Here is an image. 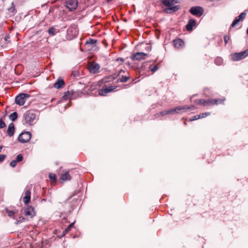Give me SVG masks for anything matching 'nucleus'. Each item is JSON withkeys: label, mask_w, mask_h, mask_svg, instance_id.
Wrapping results in <instances>:
<instances>
[{"label": "nucleus", "mask_w": 248, "mask_h": 248, "mask_svg": "<svg viewBox=\"0 0 248 248\" xmlns=\"http://www.w3.org/2000/svg\"><path fill=\"white\" fill-rule=\"evenodd\" d=\"M49 178L51 181V183L55 182L56 181V175L54 173H49Z\"/></svg>", "instance_id": "nucleus-29"}, {"label": "nucleus", "mask_w": 248, "mask_h": 248, "mask_svg": "<svg viewBox=\"0 0 248 248\" xmlns=\"http://www.w3.org/2000/svg\"><path fill=\"white\" fill-rule=\"evenodd\" d=\"M160 1L166 7L164 11L166 14H172L180 8L179 5H176L179 2V0H160Z\"/></svg>", "instance_id": "nucleus-1"}, {"label": "nucleus", "mask_w": 248, "mask_h": 248, "mask_svg": "<svg viewBox=\"0 0 248 248\" xmlns=\"http://www.w3.org/2000/svg\"><path fill=\"white\" fill-rule=\"evenodd\" d=\"M68 34L75 37L78 33V31L75 26H71L67 30Z\"/></svg>", "instance_id": "nucleus-14"}, {"label": "nucleus", "mask_w": 248, "mask_h": 248, "mask_svg": "<svg viewBox=\"0 0 248 248\" xmlns=\"http://www.w3.org/2000/svg\"><path fill=\"white\" fill-rule=\"evenodd\" d=\"M56 29L54 28H50L48 29V32L50 35L53 36L55 34Z\"/></svg>", "instance_id": "nucleus-28"}, {"label": "nucleus", "mask_w": 248, "mask_h": 248, "mask_svg": "<svg viewBox=\"0 0 248 248\" xmlns=\"http://www.w3.org/2000/svg\"><path fill=\"white\" fill-rule=\"evenodd\" d=\"M149 68L153 73H154L157 71L159 68L157 65H150Z\"/></svg>", "instance_id": "nucleus-24"}, {"label": "nucleus", "mask_w": 248, "mask_h": 248, "mask_svg": "<svg viewBox=\"0 0 248 248\" xmlns=\"http://www.w3.org/2000/svg\"><path fill=\"white\" fill-rule=\"evenodd\" d=\"M186 108L184 106L177 107L173 108H170L168 110H165L155 114V117L157 118L160 116H164L167 114H174L175 113H181L185 112Z\"/></svg>", "instance_id": "nucleus-3"}, {"label": "nucleus", "mask_w": 248, "mask_h": 248, "mask_svg": "<svg viewBox=\"0 0 248 248\" xmlns=\"http://www.w3.org/2000/svg\"><path fill=\"white\" fill-rule=\"evenodd\" d=\"M30 96V95L27 93H20L16 97L15 102L19 106H22Z\"/></svg>", "instance_id": "nucleus-6"}, {"label": "nucleus", "mask_w": 248, "mask_h": 248, "mask_svg": "<svg viewBox=\"0 0 248 248\" xmlns=\"http://www.w3.org/2000/svg\"><path fill=\"white\" fill-rule=\"evenodd\" d=\"M173 43L174 47L177 49H181L185 45L184 41L180 38L174 40Z\"/></svg>", "instance_id": "nucleus-13"}, {"label": "nucleus", "mask_w": 248, "mask_h": 248, "mask_svg": "<svg viewBox=\"0 0 248 248\" xmlns=\"http://www.w3.org/2000/svg\"><path fill=\"white\" fill-rule=\"evenodd\" d=\"M189 12L193 15L200 17L203 13V9L200 6H194L189 10Z\"/></svg>", "instance_id": "nucleus-8"}, {"label": "nucleus", "mask_w": 248, "mask_h": 248, "mask_svg": "<svg viewBox=\"0 0 248 248\" xmlns=\"http://www.w3.org/2000/svg\"><path fill=\"white\" fill-rule=\"evenodd\" d=\"M5 126V124L2 119H0V129H1Z\"/></svg>", "instance_id": "nucleus-35"}, {"label": "nucleus", "mask_w": 248, "mask_h": 248, "mask_svg": "<svg viewBox=\"0 0 248 248\" xmlns=\"http://www.w3.org/2000/svg\"><path fill=\"white\" fill-rule=\"evenodd\" d=\"M2 149V147L0 146V152L1 151Z\"/></svg>", "instance_id": "nucleus-43"}, {"label": "nucleus", "mask_w": 248, "mask_h": 248, "mask_svg": "<svg viewBox=\"0 0 248 248\" xmlns=\"http://www.w3.org/2000/svg\"><path fill=\"white\" fill-rule=\"evenodd\" d=\"M31 138V134L30 132L21 133L18 136V140L22 143H25L29 141Z\"/></svg>", "instance_id": "nucleus-9"}, {"label": "nucleus", "mask_w": 248, "mask_h": 248, "mask_svg": "<svg viewBox=\"0 0 248 248\" xmlns=\"http://www.w3.org/2000/svg\"><path fill=\"white\" fill-rule=\"evenodd\" d=\"M225 98H223L222 99H199L195 100L194 102L198 105H202L204 106H212L214 105H217L218 104L223 103L225 101Z\"/></svg>", "instance_id": "nucleus-2"}, {"label": "nucleus", "mask_w": 248, "mask_h": 248, "mask_svg": "<svg viewBox=\"0 0 248 248\" xmlns=\"http://www.w3.org/2000/svg\"><path fill=\"white\" fill-rule=\"evenodd\" d=\"M16 161L17 162L21 161L23 160V156L21 154H19L17 155L16 158Z\"/></svg>", "instance_id": "nucleus-31"}, {"label": "nucleus", "mask_w": 248, "mask_h": 248, "mask_svg": "<svg viewBox=\"0 0 248 248\" xmlns=\"http://www.w3.org/2000/svg\"><path fill=\"white\" fill-rule=\"evenodd\" d=\"M215 63L217 65H220L223 63V59L221 57H217L215 60Z\"/></svg>", "instance_id": "nucleus-25"}, {"label": "nucleus", "mask_w": 248, "mask_h": 248, "mask_svg": "<svg viewBox=\"0 0 248 248\" xmlns=\"http://www.w3.org/2000/svg\"><path fill=\"white\" fill-rule=\"evenodd\" d=\"M224 40L225 44H227V43L230 40V37L229 35H225L224 36Z\"/></svg>", "instance_id": "nucleus-36"}, {"label": "nucleus", "mask_w": 248, "mask_h": 248, "mask_svg": "<svg viewBox=\"0 0 248 248\" xmlns=\"http://www.w3.org/2000/svg\"><path fill=\"white\" fill-rule=\"evenodd\" d=\"M210 114V112H205V113H202L201 114H199V116H200V118H204V117L209 115Z\"/></svg>", "instance_id": "nucleus-33"}, {"label": "nucleus", "mask_w": 248, "mask_h": 248, "mask_svg": "<svg viewBox=\"0 0 248 248\" xmlns=\"http://www.w3.org/2000/svg\"><path fill=\"white\" fill-rule=\"evenodd\" d=\"M74 91L73 90H71L70 91H68L67 92L66 94L64 95V97H66V98H68V97H71L70 95H73V93H74Z\"/></svg>", "instance_id": "nucleus-32"}, {"label": "nucleus", "mask_w": 248, "mask_h": 248, "mask_svg": "<svg viewBox=\"0 0 248 248\" xmlns=\"http://www.w3.org/2000/svg\"><path fill=\"white\" fill-rule=\"evenodd\" d=\"M200 119V116L199 115H196L195 116H192L191 118H189V121H193L194 120H196Z\"/></svg>", "instance_id": "nucleus-34"}, {"label": "nucleus", "mask_w": 248, "mask_h": 248, "mask_svg": "<svg viewBox=\"0 0 248 248\" xmlns=\"http://www.w3.org/2000/svg\"><path fill=\"white\" fill-rule=\"evenodd\" d=\"M6 157L5 155H0V162H2Z\"/></svg>", "instance_id": "nucleus-39"}, {"label": "nucleus", "mask_w": 248, "mask_h": 248, "mask_svg": "<svg viewBox=\"0 0 248 248\" xmlns=\"http://www.w3.org/2000/svg\"><path fill=\"white\" fill-rule=\"evenodd\" d=\"M247 35H248V29L247 30Z\"/></svg>", "instance_id": "nucleus-44"}, {"label": "nucleus", "mask_w": 248, "mask_h": 248, "mask_svg": "<svg viewBox=\"0 0 248 248\" xmlns=\"http://www.w3.org/2000/svg\"><path fill=\"white\" fill-rule=\"evenodd\" d=\"M25 215L27 217L32 218L35 216V212L34 208L31 206L27 207L25 211Z\"/></svg>", "instance_id": "nucleus-11"}, {"label": "nucleus", "mask_w": 248, "mask_h": 248, "mask_svg": "<svg viewBox=\"0 0 248 248\" xmlns=\"http://www.w3.org/2000/svg\"><path fill=\"white\" fill-rule=\"evenodd\" d=\"M71 230V227H70L69 226L68 227H67L65 230V232L66 233L68 232L70 230Z\"/></svg>", "instance_id": "nucleus-40"}, {"label": "nucleus", "mask_w": 248, "mask_h": 248, "mask_svg": "<svg viewBox=\"0 0 248 248\" xmlns=\"http://www.w3.org/2000/svg\"><path fill=\"white\" fill-rule=\"evenodd\" d=\"M122 72H124V71H123V70H121V71L120 73H121Z\"/></svg>", "instance_id": "nucleus-47"}, {"label": "nucleus", "mask_w": 248, "mask_h": 248, "mask_svg": "<svg viewBox=\"0 0 248 248\" xmlns=\"http://www.w3.org/2000/svg\"><path fill=\"white\" fill-rule=\"evenodd\" d=\"M15 132V125L13 123L9 124L8 129L7 130V134L9 137L13 136Z\"/></svg>", "instance_id": "nucleus-18"}, {"label": "nucleus", "mask_w": 248, "mask_h": 248, "mask_svg": "<svg viewBox=\"0 0 248 248\" xmlns=\"http://www.w3.org/2000/svg\"><path fill=\"white\" fill-rule=\"evenodd\" d=\"M114 89L115 88H113L112 87H108L105 88H103L99 91V93L100 95L105 96L108 93L113 91Z\"/></svg>", "instance_id": "nucleus-15"}, {"label": "nucleus", "mask_w": 248, "mask_h": 248, "mask_svg": "<svg viewBox=\"0 0 248 248\" xmlns=\"http://www.w3.org/2000/svg\"><path fill=\"white\" fill-rule=\"evenodd\" d=\"M8 11L12 13L13 14H15L16 13V8L14 2L11 3V6L8 9Z\"/></svg>", "instance_id": "nucleus-26"}, {"label": "nucleus", "mask_w": 248, "mask_h": 248, "mask_svg": "<svg viewBox=\"0 0 248 248\" xmlns=\"http://www.w3.org/2000/svg\"><path fill=\"white\" fill-rule=\"evenodd\" d=\"M18 114L16 112H13L9 115V118L12 121H15L16 120Z\"/></svg>", "instance_id": "nucleus-23"}, {"label": "nucleus", "mask_w": 248, "mask_h": 248, "mask_svg": "<svg viewBox=\"0 0 248 248\" xmlns=\"http://www.w3.org/2000/svg\"><path fill=\"white\" fill-rule=\"evenodd\" d=\"M195 25L196 22L194 19H191L189 20L186 26L187 31H191L193 29V27L195 26Z\"/></svg>", "instance_id": "nucleus-21"}, {"label": "nucleus", "mask_w": 248, "mask_h": 248, "mask_svg": "<svg viewBox=\"0 0 248 248\" xmlns=\"http://www.w3.org/2000/svg\"><path fill=\"white\" fill-rule=\"evenodd\" d=\"M65 84L63 79L59 78L57 81L54 84L53 86L56 89H60L62 88Z\"/></svg>", "instance_id": "nucleus-19"}, {"label": "nucleus", "mask_w": 248, "mask_h": 248, "mask_svg": "<svg viewBox=\"0 0 248 248\" xmlns=\"http://www.w3.org/2000/svg\"><path fill=\"white\" fill-rule=\"evenodd\" d=\"M17 162L16 161V160H14L13 161H12L10 163V165L12 167H15L16 166V164H17Z\"/></svg>", "instance_id": "nucleus-37"}, {"label": "nucleus", "mask_w": 248, "mask_h": 248, "mask_svg": "<svg viewBox=\"0 0 248 248\" xmlns=\"http://www.w3.org/2000/svg\"><path fill=\"white\" fill-rule=\"evenodd\" d=\"M35 119V115L34 113L30 111H27L24 114L22 122L24 124L32 125L34 124Z\"/></svg>", "instance_id": "nucleus-4"}, {"label": "nucleus", "mask_w": 248, "mask_h": 248, "mask_svg": "<svg viewBox=\"0 0 248 248\" xmlns=\"http://www.w3.org/2000/svg\"><path fill=\"white\" fill-rule=\"evenodd\" d=\"M78 3L77 0H67L65 2V5L70 11H73L77 8Z\"/></svg>", "instance_id": "nucleus-7"}, {"label": "nucleus", "mask_w": 248, "mask_h": 248, "mask_svg": "<svg viewBox=\"0 0 248 248\" xmlns=\"http://www.w3.org/2000/svg\"><path fill=\"white\" fill-rule=\"evenodd\" d=\"M6 212L9 217L15 218V215L17 212L16 210H10L9 209L6 208Z\"/></svg>", "instance_id": "nucleus-22"}, {"label": "nucleus", "mask_w": 248, "mask_h": 248, "mask_svg": "<svg viewBox=\"0 0 248 248\" xmlns=\"http://www.w3.org/2000/svg\"><path fill=\"white\" fill-rule=\"evenodd\" d=\"M25 220V218L22 217H19V220H17V224L20 223V222H22V221H23V220Z\"/></svg>", "instance_id": "nucleus-38"}, {"label": "nucleus", "mask_w": 248, "mask_h": 248, "mask_svg": "<svg viewBox=\"0 0 248 248\" xmlns=\"http://www.w3.org/2000/svg\"><path fill=\"white\" fill-rule=\"evenodd\" d=\"M60 179L63 181L70 180L71 179V176L69 173V171H64V172L61 174Z\"/></svg>", "instance_id": "nucleus-20"}, {"label": "nucleus", "mask_w": 248, "mask_h": 248, "mask_svg": "<svg viewBox=\"0 0 248 248\" xmlns=\"http://www.w3.org/2000/svg\"><path fill=\"white\" fill-rule=\"evenodd\" d=\"M117 61H121V62H124V59L123 58H118L117 59Z\"/></svg>", "instance_id": "nucleus-41"}, {"label": "nucleus", "mask_w": 248, "mask_h": 248, "mask_svg": "<svg viewBox=\"0 0 248 248\" xmlns=\"http://www.w3.org/2000/svg\"><path fill=\"white\" fill-rule=\"evenodd\" d=\"M186 109H187V110H188V109H189V108L187 107V108H186Z\"/></svg>", "instance_id": "nucleus-46"}, {"label": "nucleus", "mask_w": 248, "mask_h": 248, "mask_svg": "<svg viewBox=\"0 0 248 248\" xmlns=\"http://www.w3.org/2000/svg\"><path fill=\"white\" fill-rule=\"evenodd\" d=\"M69 226L70 227H71H71H73L74 226V223H72L70 224L69 225Z\"/></svg>", "instance_id": "nucleus-42"}, {"label": "nucleus", "mask_w": 248, "mask_h": 248, "mask_svg": "<svg viewBox=\"0 0 248 248\" xmlns=\"http://www.w3.org/2000/svg\"><path fill=\"white\" fill-rule=\"evenodd\" d=\"M100 68V65L98 63H93L89 66V71L91 73H96Z\"/></svg>", "instance_id": "nucleus-17"}, {"label": "nucleus", "mask_w": 248, "mask_h": 248, "mask_svg": "<svg viewBox=\"0 0 248 248\" xmlns=\"http://www.w3.org/2000/svg\"><path fill=\"white\" fill-rule=\"evenodd\" d=\"M184 124H186V121H184Z\"/></svg>", "instance_id": "nucleus-45"}, {"label": "nucleus", "mask_w": 248, "mask_h": 248, "mask_svg": "<svg viewBox=\"0 0 248 248\" xmlns=\"http://www.w3.org/2000/svg\"><path fill=\"white\" fill-rule=\"evenodd\" d=\"M97 42V40L96 39H91L90 38L86 42V44H90V45H95Z\"/></svg>", "instance_id": "nucleus-27"}, {"label": "nucleus", "mask_w": 248, "mask_h": 248, "mask_svg": "<svg viewBox=\"0 0 248 248\" xmlns=\"http://www.w3.org/2000/svg\"><path fill=\"white\" fill-rule=\"evenodd\" d=\"M129 78V77L128 76H122L120 78V81L122 82H126L128 81Z\"/></svg>", "instance_id": "nucleus-30"}, {"label": "nucleus", "mask_w": 248, "mask_h": 248, "mask_svg": "<svg viewBox=\"0 0 248 248\" xmlns=\"http://www.w3.org/2000/svg\"><path fill=\"white\" fill-rule=\"evenodd\" d=\"M248 56V49L240 52L232 53L231 55V59L233 61H239L245 59Z\"/></svg>", "instance_id": "nucleus-5"}, {"label": "nucleus", "mask_w": 248, "mask_h": 248, "mask_svg": "<svg viewBox=\"0 0 248 248\" xmlns=\"http://www.w3.org/2000/svg\"><path fill=\"white\" fill-rule=\"evenodd\" d=\"M147 54L143 52H137L131 55V58L132 60L140 61L145 59Z\"/></svg>", "instance_id": "nucleus-10"}, {"label": "nucleus", "mask_w": 248, "mask_h": 248, "mask_svg": "<svg viewBox=\"0 0 248 248\" xmlns=\"http://www.w3.org/2000/svg\"><path fill=\"white\" fill-rule=\"evenodd\" d=\"M31 192L30 190L25 192V196L23 198V201L25 204H27L31 201Z\"/></svg>", "instance_id": "nucleus-16"}, {"label": "nucleus", "mask_w": 248, "mask_h": 248, "mask_svg": "<svg viewBox=\"0 0 248 248\" xmlns=\"http://www.w3.org/2000/svg\"><path fill=\"white\" fill-rule=\"evenodd\" d=\"M246 15V13L243 12L238 16L236 17L232 22L231 26L232 27H234L239 21L243 20L245 18Z\"/></svg>", "instance_id": "nucleus-12"}]
</instances>
